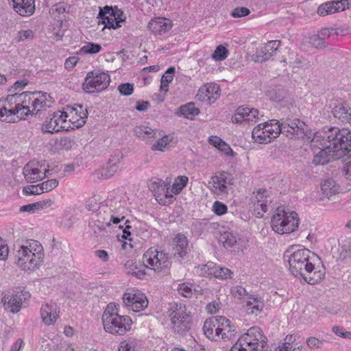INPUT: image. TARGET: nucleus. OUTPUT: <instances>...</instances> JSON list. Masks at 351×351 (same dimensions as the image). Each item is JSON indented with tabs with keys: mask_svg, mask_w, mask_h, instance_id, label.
Masks as SVG:
<instances>
[{
	"mask_svg": "<svg viewBox=\"0 0 351 351\" xmlns=\"http://www.w3.org/2000/svg\"><path fill=\"white\" fill-rule=\"evenodd\" d=\"M279 351H306L303 346L295 347L291 343H285L282 346H279Z\"/></svg>",
	"mask_w": 351,
	"mask_h": 351,
	"instance_id": "62",
	"label": "nucleus"
},
{
	"mask_svg": "<svg viewBox=\"0 0 351 351\" xmlns=\"http://www.w3.org/2000/svg\"><path fill=\"white\" fill-rule=\"evenodd\" d=\"M337 12L335 1H327L322 3L317 8V14L319 16H326Z\"/></svg>",
	"mask_w": 351,
	"mask_h": 351,
	"instance_id": "44",
	"label": "nucleus"
},
{
	"mask_svg": "<svg viewBox=\"0 0 351 351\" xmlns=\"http://www.w3.org/2000/svg\"><path fill=\"white\" fill-rule=\"evenodd\" d=\"M217 264L213 262H208L205 265H199L195 267V272L200 276L215 277Z\"/></svg>",
	"mask_w": 351,
	"mask_h": 351,
	"instance_id": "39",
	"label": "nucleus"
},
{
	"mask_svg": "<svg viewBox=\"0 0 351 351\" xmlns=\"http://www.w3.org/2000/svg\"><path fill=\"white\" fill-rule=\"evenodd\" d=\"M64 111L66 119L71 123L72 129L80 128L84 125L88 118V110L82 104H75L73 106L67 105Z\"/></svg>",
	"mask_w": 351,
	"mask_h": 351,
	"instance_id": "11",
	"label": "nucleus"
},
{
	"mask_svg": "<svg viewBox=\"0 0 351 351\" xmlns=\"http://www.w3.org/2000/svg\"><path fill=\"white\" fill-rule=\"evenodd\" d=\"M263 307L264 303L261 298L254 295H249L247 298L245 309L247 314L257 315L263 311Z\"/></svg>",
	"mask_w": 351,
	"mask_h": 351,
	"instance_id": "32",
	"label": "nucleus"
},
{
	"mask_svg": "<svg viewBox=\"0 0 351 351\" xmlns=\"http://www.w3.org/2000/svg\"><path fill=\"white\" fill-rule=\"evenodd\" d=\"M34 37V32L31 29L21 30L17 34V41L23 42L26 40H32Z\"/></svg>",
	"mask_w": 351,
	"mask_h": 351,
	"instance_id": "59",
	"label": "nucleus"
},
{
	"mask_svg": "<svg viewBox=\"0 0 351 351\" xmlns=\"http://www.w3.org/2000/svg\"><path fill=\"white\" fill-rule=\"evenodd\" d=\"M317 34L324 43H327V40L337 39L339 32L337 29L332 28H324L319 31Z\"/></svg>",
	"mask_w": 351,
	"mask_h": 351,
	"instance_id": "46",
	"label": "nucleus"
},
{
	"mask_svg": "<svg viewBox=\"0 0 351 351\" xmlns=\"http://www.w3.org/2000/svg\"><path fill=\"white\" fill-rule=\"evenodd\" d=\"M189 250V240L186 236L182 233H178L172 241V255L181 261L186 256Z\"/></svg>",
	"mask_w": 351,
	"mask_h": 351,
	"instance_id": "16",
	"label": "nucleus"
},
{
	"mask_svg": "<svg viewBox=\"0 0 351 351\" xmlns=\"http://www.w3.org/2000/svg\"><path fill=\"white\" fill-rule=\"evenodd\" d=\"M300 219L295 211H286L278 207L271 220V226L278 234H290L295 232L299 226Z\"/></svg>",
	"mask_w": 351,
	"mask_h": 351,
	"instance_id": "4",
	"label": "nucleus"
},
{
	"mask_svg": "<svg viewBox=\"0 0 351 351\" xmlns=\"http://www.w3.org/2000/svg\"><path fill=\"white\" fill-rule=\"evenodd\" d=\"M110 82V75L105 72L89 71L82 84V89L87 93L105 90Z\"/></svg>",
	"mask_w": 351,
	"mask_h": 351,
	"instance_id": "8",
	"label": "nucleus"
},
{
	"mask_svg": "<svg viewBox=\"0 0 351 351\" xmlns=\"http://www.w3.org/2000/svg\"><path fill=\"white\" fill-rule=\"evenodd\" d=\"M218 315L213 316L205 320L202 328L204 335L209 339L213 341L217 340V326L218 323Z\"/></svg>",
	"mask_w": 351,
	"mask_h": 351,
	"instance_id": "33",
	"label": "nucleus"
},
{
	"mask_svg": "<svg viewBox=\"0 0 351 351\" xmlns=\"http://www.w3.org/2000/svg\"><path fill=\"white\" fill-rule=\"evenodd\" d=\"M118 90L121 95L130 96L134 92V84L131 83H123L118 86Z\"/></svg>",
	"mask_w": 351,
	"mask_h": 351,
	"instance_id": "57",
	"label": "nucleus"
},
{
	"mask_svg": "<svg viewBox=\"0 0 351 351\" xmlns=\"http://www.w3.org/2000/svg\"><path fill=\"white\" fill-rule=\"evenodd\" d=\"M218 323L217 326V340L221 339L224 341H229L236 337L237 333L235 324L228 318L224 316L218 315Z\"/></svg>",
	"mask_w": 351,
	"mask_h": 351,
	"instance_id": "14",
	"label": "nucleus"
},
{
	"mask_svg": "<svg viewBox=\"0 0 351 351\" xmlns=\"http://www.w3.org/2000/svg\"><path fill=\"white\" fill-rule=\"evenodd\" d=\"M282 134H285L290 138H302L304 139L307 136V126L305 123L298 119H287L282 121Z\"/></svg>",
	"mask_w": 351,
	"mask_h": 351,
	"instance_id": "13",
	"label": "nucleus"
},
{
	"mask_svg": "<svg viewBox=\"0 0 351 351\" xmlns=\"http://www.w3.org/2000/svg\"><path fill=\"white\" fill-rule=\"evenodd\" d=\"M15 93L9 95L4 101L0 100V120L8 123H14L21 119V110L16 105Z\"/></svg>",
	"mask_w": 351,
	"mask_h": 351,
	"instance_id": "10",
	"label": "nucleus"
},
{
	"mask_svg": "<svg viewBox=\"0 0 351 351\" xmlns=\"http://www.w3.org/2000/svg\"><path fill=\"white\" fill-rule=\"evenodd\" d=\"M214 213L218 216H221L227 213L228 207L223 202L215 201L213 205Z\"/></svg>",
	"mask_w": 351,
	"mask_h": 351,
	"instance_id": "58",
	"label": "nucleus"
},
{
	"mask_svg": "<svg viewBox=\"0 0 351 351\" xmlns=\"http://www.w3.org/2000/svg\"><path fill=\"white\" fill-rule=\"evenodd\" d=\"M147 27L156 36H162L171 29L172 23L169 19L158 17L152 19Z\"/></svg>",
	"mask_w": 351,
	"mask_h": 351,
	"instance_id": "21",
	"label": "nucleus"
},
{
	"mask_svg": "<svg viewBox=\"0 0 351 351\" xmlns=\"http://www.w3.org/2000/svg\"><path fill=\"white\" fill-rule=\"evenodd\" d=\"M252 136L256 142L260 144H266L271 141L269 134L265 132V129L262 124H258L254 128Z\"/></svg>",
	"mask_w": 351,
	"mask_h": 351,
	"instance_id": "38",
	"label": "nucleus"
},
{
	"mask_svg": "<svg viewBox=\"0 0 351 351\" xmlns=\"http://www.w3.org/2000/svg\"><path fill=\"white\" fill-rule=\"evenodd\" d=\"M58 185V181L56 179L47 180L39 184L41 192H49L56 188Z\"/></svg>",
	"mask_w": 351,
	"mask_h": 351,
	"instance_id": "54",
	"label": "nucleus"
},
{
	"mask_svg": "<svg viewBox=\"0 0 351 351\" xmlns=\"http://www.w3.org/2000/svg\"><path fill=\"white\" fill-rule=\"evenodd\" d=\"M287 95V90H285L282 86H276L269 93V96L271 100L276 102H281Z\"/></svg>",
	"mask_w": 351,
	"mask_h": 351,
	"instance_id": "42",
	"label": "nucleus"
},
{
	"mask_svg": "<svg viewBox=\"0 0 351 351\" xmlns=\"http://www.w3.org/2000/svg\"><path fill=\"white\" fill-rule=\"evenodd\" d=\"M238 343L250 348H256L257 351H265L267 345V337L263 335L259 327L254 326L247 330L239 339Z\"/></svg>",
	"mask_w": 351,
	"mask_h": 351,
	"instance_id": "9",
	"label": "nucleus"
},
{
	"mask_svg": "<svg viewBox=\"0 0 351 351\" xmlns=\"http://www.w3.org/2000/svg\"><path fill=\"white\" fill-rule=\"evenodd\" d=\"M262 125L265 132L269 134L271 140L276 138L280 133H282V122L280 123L278 121L273 119L270 121V123L265 122Z\"/></svg>",
	"mask_w": 351,
	"mask_h": 351,
	"instance_id": "36",
	"label": "nucleus"
},
{
	"mask_svg": "<svg viewBox=\"0 0 351 351\" xmlns=\"http://www.w3.org/2000/svg\"><path fill=\"white\" fill-rule=\"evenodd\" d=\"M30 297L28 291L21 288H17L14 291V293L11 296L8 304L12 307L11 311L12 313H18L21 307L23 302H25Z\"/></svg>",
	"mask_w": 351,
	"mask_h": 351,
	"instance_id": "27",
	"label": "nucleus"
},
{
	"mask_svg": "<svg viewBox=\"0 0 351 351\" xmlns=\"http://www.w3.org/2000/svg\"><path fill=\"white\" fill-rule=\"evenodd\" d=\"M306 343L310 348L317 349L323 346L325 341L323 339H318L314 337H311L306 339Z\"/></svg>",
	"mask_w": 351,
	"mask_h": 351,
	"instance_id": "60",
	"label": "nucleus"
},
{
	"mask_svg": "<svg viewBox=\"0 0 351 351\" xmlns=\"http://www.w3.org/2000/svg\"><path fill=\"white\" fill-rule=\"evenodd\" d=\"M259 112L256 108L239 106L232 117V121L236 123L243 122L256 123L258 119Z\"/></svg>",
	"mask_w": 351,
	"mask_h": 351,
	"instance_id": "17",
	"label": "nucleus"
},
{
	"mask_svg": "<svg viewBox=\"0 0 351 351\" xmlns=\"http://www.w3.org/2000/svg\"><path fill=\"white\" fill-rule=\"evenodd\" d=\"M59 308L54 302L46 303L40 308V315L45 324H53L59 317Z\"/></svg>",
	"mask_w": 351,
	"mask_h": 351,
	"instance_id": "20",
	"label": "nucleus"
},
{
	"mask_svg": "<svg viewBox=\"0 0 351 351\" xmlns=\"http://www.w3.org/2000/svg\"><path fill=\"white\" fill-rule=\"evenodd\" d=\"M69 6L66 2H59L51 7L49 14L55 19L62 21L61 16L69 12Z\"/></svg>",
	"mask_w": 351,
	"mask_h": 351,
	"instance_id": "40",
	"label": "nucleus"
},
{
	"mask_svg": "<svg viewBox=\"0 0 351 351\" xmlns=\"http://www.w3.org/2000/svg\"><path fill=\"white\" fill-rule=\"evenodd\" d=\"M311 252L306 249H298L291 252L287 250L284 258H287L289 271L295 276H301L305 282L310 285H315L321 282L325 276V269L316 270L314 264L310 262Z\"/></svg>",
	"mask_w": 351,
	"mask_h": 351,
	"instance_id": "1",
	"label": "nucleus"
},
{
	"mask_svg": "<svg viewBox=\"0 0 351 351\" xmlns=\"http://www.w3.org/2000/svg\"><path fill=\"white\" fill-rule=\"evenodd\" d=\"M113 16V20L115 22V25H120V23L121 22H123L125 21V16H124V14L123 12V11H121V10H119L118 8H115L114 9L113 8V13L112 14Z\"/></svg>",
	"mask_w": 351,
	"mask_h": 351,
	"instance_id": "64",
	"label": "nucleus"
},
{
	"mask_svg": "<svg viewBox=\"0 0 351 351\" xmlns=\"http://www.w3.org/2000/svg\"><path fill=\"white\" fill-rule=\"evenodd\" d=\"M51 99L47 93L36 92V96L33 99V110L31 115L37 114L40 111L50 108L53 103Z\"/></svg>",
	"mask_w": 351,
	"mask_h": 351,
	"instance_id": "25",
	"label": "nucleus"
},
{
	"mask_svg": "<svg viewBox=\"0 0 351 351\" xmlns=\"http://www.w3.org/2000/svg\"><path fill=\"white\" fill-rule=\"evenodd\" d=\"M66 121V115L64 111L58 110L57 112H53V116L48 119L47 118L46 121L42 125V131L43 132H49V133H54L60 130L62 128V125H60V123H64Z\"/></svg>",
	"mask_w": 351,
	"mask_h": 351,
	"instance_id": "18",
	"label": "nucleus"
},
{
	"mask_svg": "<svg viewBox=\"0 0 351 351\" xmlns=\"http://www.w3.org/2000/svg\"><path fill=\"white\" fill-rule=\"evenodd\" d=\"M169 318L173 331L185 335L191 328L193 317L186 305L176 303L171 308Z\"/></svg>",
	"mask_w": 351,
	"mask_h": 351,
	"instance_id": "5",
	"label": "nucleus"
},
{
	"mask_svg": "<svg viewBox=\"0 0 351 351\" xmlns=\"http://www.w3.org/2000/svg\"><path fill=\"white\" fill-rule=\"evenodd\" d=\"M322 191L323 194L329 198V197L338 191V187L336 186L335 181L333 179H327L322 184Z\"/></svg>",
	"mask_w": 351,
	"mask_h": 351,
	"instance_id": "43",
	"label": "nucleus"
},
{
	"mask_svg": "<svg viewBox=\"0 0 351 351\" xmlns=\"http://www.w3.org/2000/svg\"><path fill=\"white\" fill-rule=\"evenodd\" d=\"M169 184L162 179L154 178L148 183L149 189L153 193L156 201L160 204H167V201L162 199L165 189Z\"/></svg>",
	"mask_w": 351,
	"mask_h": 351,
	"instance_id": "23",
	"label": "nucleus"
},
{
	"mask_svg": "<svg viewBox=\"0 0 351 351\" xmlns=\"http://www.w3.org/2000/svg\"><path fill=\"white\" fill-rule=\"evenodd\" d=\"M23 175L27 182H36L45 176L38 168L34 167L30 163H27L23 168Z\"/></svg>",
	"mask_w": 351,
	"mask_h": 351,
	"instance_id": "34",
	"label": "nucleus"
},
{
	"mask_svg": "<svg viewBox=\"0 0 351 351\" xmlns=\"http://www.w3.org/2000/svg\"><path fill=\"white\" fill-rule=\"evenodd\" d=\"M322 148L317 153L312 160V163L315 166L324 165L330 162L334 158V153L330 148H327V145L323 142L322 143Z\"/></svg>",
	"mask_w": 351,
	"mask_h": 351,
	"instance_id": "31",
	"label": "nucleus"
},
{
	"mask_svg": "<svg viewBox=\"0 0 351 351\" xmlns=\"http://www.w3.org/2000/svg\"><path fill=\"white\" fill-rule=\"evenodd\" d=\"M178 291L180 295L185 298H190L193 295V285L189 282L179 284Z\"/></svg>",
	"mask_w": 351,
	"mask_h": 351,
	"instance_id": "52",
	"label": "nucleus"
},
{
	"mask_svg": "<svg viewBox=\"0 0 351 351\" xmlns=\"http://www.w3.org/2000/svg\"><path fill=\"white\" fill-rule=\"evenodd\" d=\"M332 114L336 119L342 123L351 124V108L346 103L343 102L334 106Z\"/></svg>",
	"mask_w": 351,
	"mask_h": 351,
	"instance_id": "28",
	"label": "nucleus"
},
{
	"mask_svg": "<svg viewBox=\"0 0 351 351\" xmlns=\"http://www.w3.org/2000/svg\"><path fill=\"white\" fill-rule=\"evenodd\" d=\"M199 113V108L195 107L194 103L190 102L181 106L178 108L176 114L179 117H183L189 119H193V118Z\"/></svg>",
	"mask_w": 351,
	"mask_h": 351,
	"instance_id": "37",
	"label": "nucleus"
},
{
	"mask_svg": "<svg viewBox=\"0 0 351 351\" xmlns=\"http://www.w3.org/2000/svg\"><path fill=\"white\" fill-rule=\"evenodd\" d=\"M231 293L235 297L239 299L247 298L251 295L247 293L245 288L241 286H234L231 288Z\"/></svg>",
	"mask_w": 351,
	"mask_h": 351,
	"instance_id": "56",
	"label": "nucleus"
},
{
	"mask_svg": "<svg viewBox=\"0 0 351 351\" xmlns=\"http://www.w3.org/2000/svg\"><path fill=\"white\" fill-rule=\"evenodd\" d=\"M351 256V241H346L341 246L340 258L344 259Z\"/></svg>",
	"mask_w": 351,
	"mask_h": 351,
	"instance_id": "61",
	"label": "nucleus"
},
{
	"mask_svg": "<svg viewBox=\"0 0 351 351\" xmlns=\"http://www.w3.org/2000/svg\"><path fill=\"white\" fill-rule=\"evenodd\" d=\"M220 88L218 84L211 83L202 86L197 96L202 101H214L219 97Z\"/></svg>",
	"mask_w": 351,
	"mask_h": 351,
	"instance_id": "19",
	"label": "nucleus"
},
{
	"mask_svg": "<svg viewBox=\"0 0 351 351\" xmlns=\"http://www.w3.org/2000/svg\"><path fill=\"white\" fill-rule=\"evenodd\" d=\"M323 142L334 153L341 152L344 156L351 154V130L348 128H330L322 136Z\"/></svg>",
	"mask_w": 351,
	"mask_h": 351,
	"instance_id": "3",
	"label": "nucleus"
},
{
	"mask_svg": "<svg viewBox=\"0 0 351 351\" xmlns=\"http://www.w3.org/2000/svg\"><path fill=\"white\" fill-rule=\"evenodd\" d=\"M221 241L224 247L230 251H239L243 247V240L238 234L232 232H225L222 234Z\"/></svg>",
	"mask_w": 351,
	"mask_h": 351,
	"instance_id": "24",
	"label": "nucleus"
},
{
	"mask_svg": "<svg viewBox=\"0 0 351 351\" xmlns=\"http://www.w3.org/2000/svg\"><path fill=\"white\" fill-rule=\"evenodd\" d=\"M173 137L170 135H165L160 138L152 146L153 151H162L163 152L166 147L171 142Z\"/></svg>",
	"mask_w": 351,
	"mask_h": 351,
	"instance_id": "48",
	"label": "nucleus"
},
{
	"mask_svg": "<svg viewBox=\"0 0 351 351\" xmlns=\"http://www.w3.org/2000/svg\"><path fill=\"white\" fill-rule=\"evenodd\" d=\"M250 13L248 8L244 7L236 8L231 13V16L234 18H239L247 16Z\"/></svg>",
	"mask_w": 351,
	"mask_h": 351,
	"instance_id": "63",
	"label": "nucleus"
},
{
	"mask_svg": "<svg viewBox=\"0 0 351 351\" xmlns=\"http://www.w3.org/2000/svg\"><path fill=\"white\" fill-rule=\"evenodd\" d=\"M267 190L265 189H260L256 194L252 197V203L254 205L256 210L261 208L262 213H266L268 210V206L267 204V196L266 195Z\"/></svg>",
	"mask_w": 351,
	"mask_h": 351,
	"instance_id": "35",
	"label": "nucleus"
},
{
	"mask_svg": "<svg viewBox=\"0 0 351 351\" xmlns=\"http://www.w3.org/2000/svg\"><path fill=\"white\" fill-rule=\"evenodd\" d=\"M113 8L108 5H106L103 9L100 8L98 14L99 23L104 25V27L108 29H117L121 25H116L115 22L113 20Z\"/></svg>",
	"mask_w": 351,
	"mask_h": 351,
	"instance_id": "29",
	"label": "nucleus"
},
{
	"mask_svg": "<svg viewBox=\"0 0 351 351\" xmlns=\"http://www.w3.org/2000/svg\"><path fill=\"white\" fill-rule=\"evenodd\" d=\"M16 263L23 270H34L43 263L44 250L40 242L26 240L15 254Z\"/></svg>",
	"mask_w": 351,
	"mask_h": 351,
	"instance_id": "2",
	"label": "nucleus"
},
{
	"mask_svg": "<svg viewBox=\"0 0 351 351\" xmlns=\"http://www.w3.org/2000/svg\"><path fill=\"white\" fill-rule=\"evenodd\" d=\"M308 43L317 49H324L328 46V43H324L318 34L310 36Z\"/></svg>",
	"mask_w": 351,
	"mask_h": 351,
	"instance_id": "53",
	"label": "nucleus"
},
{
	"mask_svg": "<svg viewBox=\"0 0 351 351\" xmlns=\"http://www.w3.org/2000/svg\"><path fill=\"white\" fill-rule=\"evenodd\" d=\"M122 298L125 306L134 312L144 310L149 303L146 295L138 290L124 293Z\"/></svg>",
	"mask_w": 351,
	"mask_h": 351,
	"instance_id": "12",
	"label": "nucleus"
},
{
	"mask_svg": "<svg viewBox=\"0 0 351 351\" xmlns=\"http://www.w3.org/2000/svg\"><path fill=\"white\" fill-rule=\"evenodd\" d=\"M147 266L143 262L142 263L140 261L129 260L125 264V273L138 279L143 280L147 276L145 271L146 269H147Z\"/></svg>",
	"mask_w": 351,
	"mask_h": 351,
	"instance_id": "22",
	"label": "nucleus"
},
{
	"mask_svg": "<svg viewBox=\"0 0 351 351\" xmlns=\"http://www.w3.org/2000/svg\"><path fill=\"white\" fill-rule=\"evenodd\" d=\"M14 11L23 16H29L35 11L34 0H10Z\"/></svg>",
	"mask_w": 351,
	"mask_h": 351,
	"instance_id": "26",
	"label": "nucleus"
},
{
	"mask_svg": "<svg viewBox=\"0 0 351 351\" xmlns=\"http://www.w3.org/2000/svg\"><path fill=\"white\" fill-rule=\"evenodd\" d=\"M134 132L136 136L139 138L145 139L146 135L147 138H158L157 131L146 125L136 126L134 129Z\"/></svg>",
	"mask_w": 351,
	"mask_h": 351,
	"instance_id": "41",
	"label": "nucleus"
},
{
	"mask_svg": "<svg viewBox=\"0 0 351 351\" xmlns=\"http://www.w3.org/2000/svg\"><path fill=\"white\" fill-rule=\"evenodd\" d=\"M228 54V50L224 46L220 45L217 46L212 54V58L216 61H222L225 60Z\"/></svg>",
	"mask_w": 351,
	"mask_h": 351,
	"instance_id": "50",
	"label": "nucleus"
},
{
	"mask_svg": "<svg viewBox=\"0 0 351 351\" xmlns=\"http://www.w3.org/2000/svg\"><path fill=\"white\" fill-rule=\"evenodd\" d=\"M101 49V46L99 44L95 43H87L80 49V54H96Z\"/></svg>",
	"mask_w": 351,
	"mask_h": 351,
	"instance_id": "49",
	"label": "nucleus"
},
{
	"mask_svg": "<svg viewBox=\"0 0 351 351\" xmlns=\"http://www.w3.org/2000/svg\"><path fill=\"white\" fill-rule=\"evenodd\" d=\"M143 261L147 268L156 272L168 269L171 265L169 254L154 247H150L144 253Z\"/></svg>",
	"mask_w": 351,
	"mask_h": 351,
	"instance_id": "7",
	"label": "nucleus"
},
{
	"mask_svg": "<svg viewBox=\"0 0 351 351\" xmlns=\"http://www.w3.org/2000/svg\"><path fill=\"white\" fill-rule=\"evenodd\" d=\"M16 101L21 110V119H27L32 114L33 110V99L36 96V92L15 93Z\"/></svg>",
	"mask_w": 351,
	"mask_h": 351,
	"instance_id": "15",
	"label": "nucleus"
},
{
	"mask_svg": "<svg viewBox=\"0 0 351 351\" xmlns=\"http://www.w3.org/2000/svg\"><path fill=\"white\" fill-rule=\"evenodd\" d=\"M108 210V212L107 213V219H110L106 223L108 227H110L112 223L113 224L117 225L125 219V217L123 215H114L111 209Z\"/></svg>",
	"mask_w": 351,
	"mask_h": 351,
	"instance_id": "55",
	"label": "nucleus"
},
{
	"mask_svg": "<svg viewBox=\"0 0 351 351\" xmlns=\"http://www.w3.org/2000/svg\"><path fill=\"white\" fill-rule=\"evenodd\" d=\"M102 323L106 332L123 335L130 330L132 321L130 316L108 314L102 315Z\"/></svg>",
	"mask_w": 351,
	"mask_h": 351,
	"instance_id": "6",
	"label": "nucleus"
},
{
	"mask_svg": "<svg viewBox=\"0 0 351 351\" xmlns=\"http://www.w3.org/2000/svg\"><path fill=\"white\" fill-rule=\"evenodd\" d=\"M274 55L273 52L269 49H267V45L266 44L264 47L256 51L255 60L260 62H265Z\"/></svg>",
	"mask_w": 351,
	"mask_h": 351,
	"instance_id": "47",
	"label": "nucleus"
},
{
	"mask_svg": "<svg viewBox=\"0 0 351 351\" xmlns=\"http://www.w3.org/2000/svg\"><path fill=\"white\" fill-rule=\"evenodd\" d=\"M216 270L215 274V278H216L226 280L232 278L233 272L228 268L217 265Z\"/></svg>",
	"mask_w": 351,
	"mask_h": 351,
	"instance_id": "51",
	"label": "nucleus"
},
{
	"mask_svg": "<svg viewBox=\"0 0 351 351\" xmlns=\"http://www.w3.org/2000/svg\"><path fill=\"white\" fill-rule=\"evenodd\" d=\"M211 184L216 194H222L227 192L228 173L221 171L218 175L211 178Z\"/></svg>",
	"mask_w": 351,
	"mask_h": 351,
	"instance_id": "30",
	"label": "nucleus"
},
{
	"mask_svg": "<svg viewBox=\"0 0 351 351\" xmlns=\"http://www.w3.org/2000/svg\"><path fill=\"white\" fill-rule=\"evenodd\" d=\"M188 182L189 178L187 176H178L172 185L171 193L175 195L180 194L182 190L186 186Z\"/></svg>",
	"mask_w": 351,
	"mask_h": 351,
	"instance_id": "45",
	"label": "nucleus"
}]
</instances>
